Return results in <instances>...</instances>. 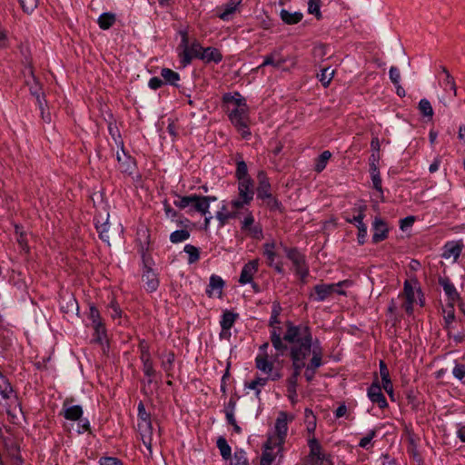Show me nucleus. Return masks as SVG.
<instances>
[{"label": "nucleus", "mask_w": 465, "mask_h": 465, "mask_svg": "<svg viewBox=\"0 0 465 465\" xmlns=\"http://www.w3.org/2000/svg\"><path fill=\"white\" fill-rule=\"evenodd\" d=\"M283 340L289 343L294 371L291 378L298 379L304 360L311 354L312 334L306 326H289Z\"/></svg>", "instance_id": "f257e3e1"}, {"label": "nucleus", "mask_w": 465, "mask_h": 465, "mask_svg": "<svg viewBox=\"0 0 465 465\" xmlns=\"http://www.w3.org/2000/svg\"><path fill=\"white\" fill-rule=\"evenodd\" d=\"M96 228L99 232L100 238L108 243V245L116 244L120 242L123 226L120 223L109 220V215H98L96 218Z\"/></svg>", "instance_id": "f03ea898"}, {"label": "nucleus", "mask_w": 465, "mask_h": 465, "mask_svg": "<svg viewBox=\"0 0 465 465\" xmlns=\"http://www.w3.org/2000/svg\"><path fill=\"white\" fill-rule=\"evenodd\" d=\"M351 282L348 280L339 282L332 284H317L314 286V292L310 294V297L317 302L324 301L333 293L345 295V292L341 290L343 287L351 286Z\"/></svg>", "instance_id": "7ed1b4c3"}, {"label": "nucleus", "mask_w": 465, "mask_h": 465, "mask_svg": "<svg viewBox=\"0 0 465 465\" xmlns=\"http://www.w3.org/2000/svg\"><path fill=\"white\" fill-rule=\"evenodd\" d=\"M180 48L183 49L180 54L181 62L183 65L191 63L193 58H200L201 53L203 52V47L198 43L193 42L191 45L188 43V36L186 33L183 34L182 42L180 44Z\"/></svg>", "instance_id": "20e7f679"}, {"label": "nucleus", "mask_w": 465, "mask_h": 465, "mask_svg": "<svg viewBox=\"0 0 465 465\" xmlns=\"http://www.w3.org/2000/svg\"><path fill=\"white\" fill-rule=\"evenodd\" d=\"M230 120L239 130L242 136L246 138L250 132L248 130V108L247 105L238 108H232L230 112Z\"/></svg>", "instance_id": "39448f33"}, {"label": "nucleus", "mask_w": 465, "mask_h": 465, "mask_svg": "<svg viewBox=\"0 0 465 465\" xmlns=\"http://www.w3.org/2000/svg\"><path fill=\"white\" fill-rule=\"evenodd\" d=\"M141 360L143 361V373L148 378V383L151 384L154 381L156 371L153 368L148 348L143 344L141 345Z\"/></svg>", "instance_id": "423d86ee"}, {"label": "nucleus", "mask_w": 465, "mask_h": 465, "mask_svg": "<svg viewBox=\"0 0 465 465\" xmlns=\"http://www.w3.org/2000/svg\"><path fill=\"white\" fill-rule=\"evenodd\" d=\"M287 256L292 262L296 273L303 281L308 275V268L304 264L303 256L296 250L289 251Z\"/></svg>", "instance_id": "0eeeda50"}, {"label": "nucleus", "mask_w": 465, "mask_h": 465, "mask_svg": "<svg viewBox=\"0 0 465 465\" xmlns=\"http://www.w3.org/2000/svg\"><path fill=\"white\" fill-rule=\"evenodd\" d=\"M310 454L308 457L309 465H321L324 460V455L322 453V447L316 439L309 440Z\"/></svg>", "instance_id": "6e6552de"}, {"label": "nucleus", "mask_w": 465, "mask_h": 465, "mask_svg": "<svg viewBox=\"0 0 465 465\" xmlns=\"http://www.w3.org/2000/svg\"><path fill=\"white\" fill-rule=\"evenodd\" d=\"M119 147L120 151H117L116 157L117 161L120 163V168L122 172L128 173L131 174L135 169V162L130 155H128L124 152V145Z\"/></svg>", "instance_id": "1a4fd4ad"}, {"label": "nucleus", "mask_w": 465, "mask_h": 465, "mask_svg": "<svg viewBox=\"0 0 465 465\" xmlns=\"http://www.w3.org/2000/svg\"><path fill=\"white\" fill-rule=\"evenodd\" d=\"M403 297L405 299L402 307L407 313L411 314L413 310V303L416 301L415 298V287L409 281L404 282Z\"/></svg>", "instance_id": "9d476101"}, {"label": "nucleus", "mask_w": 465, "mask_h": 465, "mask_svg": "<svg viewBox=\"0 0 465 465\" xmlns=\"http://www.w3.org/2000/svg\"><path fill=\"white\" fill-rule=\"evenodd\" d=\"M258 260H252L243 266L239 279V282L242 284H246L252 282L253 275L258 271Z\"/></svg>", "instance_id": "9b49d317"}, {"label": "nucleus", "mask_w": 465, "mask_h": 465, "mask_svg": "<svg viewBox=\"0 0 465 465\" xmlns=\"http://www.w3.org/2000/svg\"><path fill=\"white\" fill-rule=\"evenodd\" d=\"M259 185L257 188L258 197L271 199V184L264 172L261 171L257 175Z\"/></svg>", "instance_id": "f8f14e48"}, {"label": "nucleus", "mask_w": 465, "mask_h": 465, "mask_svg": "<svg viewBox=\"0 0 465 465\" xmlns=\"http://www.w3.org/2000/svg\"><path fill=\"white\" fill-rule=\"evenodd\" d=\"M239 195L245 203H249L253 198L252 183L251 179L239 181Z\"/></svg>", "instance_id": "ddd939ff"}, {"label": "nucleus", "mask_w": 465, "mask_h": 465, "mask_svg": "<svg viewBox=\"0 0 465 465\" xmlns=\"http://www.w3.org/2000/svg\"><path fill=\"white\" fill-rule=\"evenodd\" d=\"M368 396L372 402L377 403L381 408L387 406L386 399L381 393V388L377 382H374L369 388Z\"/></svg>", "instance_id": "4468645a"}, {"label": "nucleus", "mask_w": 465, "mask_h": 465, "mask_svg": "<svg viewBox=\"0 0 465 465\" xmlns=\"http://www.w3.org/2000/svg\"><path fill=\"white\" fill-rule=\"evenodd\" d=\"M224 285V282L223 279L217 275H212L210 278V282L208 289L206 291L209 297L217 296L221 297L223 293V288Z\"/></svg>", "instance_id": "2eb2a0df"}, {"label": "nucleus", "mask_w": 465, "mask_h": 465, "mask_svg": "<svg viewBox=\"0 0 465 465\" xmlns=\"http://www.w3.org/2000/svg\"><path fill=\"white\" fill-rule=\"evenodd\" d=\"M374 233L372 235L373 242H379L387 237L388 227L386 223L380 218H375L373 222Z\"/></svg>", "instance_id": "dca6fc26"}, {"label": "nucleus", "mask_w": 465, "mask_h": 465, "mask_svg": "<svg viewBox=\"0 0 465 465\" xmlns=\"http://www.w3.org/2000/svg\"><path fill=\"white\" fill-rule=\"evenodd\" d=\"M285 58L281 54V53L275 50L264 57V60L259 68L266 65H272L275 68H279L285 63Z\"/></svg>", "instance_id": "f3484780"}, {"label": "nucleus", "mask_w": 465, "mask_h": 465, "mask_svg": "<svg viewBox=\"0 0 465 465\" xmlns=\"http://www.w3.org/2000/svg\"><path fill=\"white\" fill-rule=\"evenodd\" d=\"M139 417L141 419V423L138 424L140 430L143 432V438L145 437L143 432H151L152 424L149 420V414L145 411L144 406L143 403H140L138 406Z\"/></svg>", "instance_id": "a211bd4d"}, {"label": "nucleus", "mask_w": 465, "mask_h": 465, "mask_svg": "<svg viewBox=\"0 0 465 465\" xmlns=\"http://www.w3.org/2000/svg\"><path fill=\"white\" fill-rule=\"evenodd\" d=\"M216 197H211V196H198L196 195V200L193 201V207L194 209L201 213L203 215H206L208 213V208L210 206L211 201H215Z\"/></svg>", "instance_id": "6ab92c4d"}, {"label": "nucleus", "mask_w": 465, "mask_h": 465, "mask_svg": "<svg viewBox=\"0 0 465 465\" xmlns=\"http://www.w3.org/2000/svg\"><path fill=\"white\" fill-rule=\"evenodd\" d=\"M461 252V245L458 242H449L444 247V252L442 256L445 259L452 258L453 262H456Z\"/></svg>", "instance_id": "aec40b11"}, {"label": "nucleus", "mask_w": 465, "mask_h": 465, "mask_svg": "<svg viewBox=\"0 0 465 465\" xmlns=\"http://www.w3.org/2000/svg\"><path fill=\"white\" fill-rule=\"evenodd\" d=\"M280 17L286 25H295L302 21L303 14L301 12L291 13L288 10L282 9L280 12Z\"/></svg>", "instance_id": "412c9836"}, {"label": "nucleus", "mask_w": 465, "mask_h": 465, "mask_svg": "<svg viewBox=\"0 0 465 465\" xmlns=\"http://www.w3.org/2000/svg\"><path fill=\"white\" fill-rule=\"evenodd\" d=\"M143 282L149 292L155 291L159 285V281L151 269L146 270L143 274Z\"/></svg>", "instance_id": "4be33fe9"}, {"label": "nucleus", "mask_w": 465, "mask_h": 465, "mask_svg": "<svg viewBox=\"0 0 465 465\" xmlns=\"http://www.w3.org/2000/svg\"><path fill=\"white\" fill-rule=\"evenodd\" d=\"M200 59H202L207 63H209V62L218 63L222 60V54L216 48L207 47V48L203 49V52L201 53Z\"/></svg>", "instance_id": "5701e85b"}, {"label": "nucleus", "mask_w": 465, "mask_h": 465, "mask_svg": "<svg viewBox=\"0 0 465 465\" xmlns=\"http://www.w3.org/2000/svg\"><path fill=\"white\" fill-rule=\"evenodd\" d=\"M440 284L442 286L445 293L448 295L451 302H455L459 299V293L457 292L453 284L447 278H440Z\"/></svg>", "instance_id": "b1692460"}, {"label": "nucleus", "mask_w": 465, "mask_h": 465, "mask_svg": "<svg viewBox=\"0 0 465 465\" xmlns=\"http://www.w3.org/2000/svg\"><path fill=\"white\" fill-rule=\"evenodd\" d=\"M83 414V410L79 405H74L66 407V404L64 405V418L71 420H77L81 418Z\"/></svg>", "instance_id": "393cba45"}, {"label": "nucleus", "mask_w": 465, "mask_h": 465, "mask_svg": "<svg viewBox=\"0 0 465 465\" xmlns=\"http://www.w3.org/2000/svg\"><path fill=\"white\" fill-rule=\"evenodd\" d=\"M287 430L288 427L286 415L284 413H281L275 422V435L284 440L287 434Z\"/></svg>", "instance_id": "a878e982"}, {"label": "nucleus", "mask_w": 465, "mask_h": 465, "mask_svg": "<svg viewBox=\"0 0 465 465\" xmlns=\"http://www.w3.org/2000/svg\"><path fill=\"white\" fill-rule=\"evenodd\" d=\"M240 4V1L231 0L224 6H223V11L218 15V16L223 20H230L231 15L236 11L237 5Z\"/></svg>", "instance_id": "bb28decb"}, {"label": "nucleus", "mask_w": 465, "mask_h": 465, "mask_svg": "<svg viewBox=\"0 0 465 465\" xmlns=\"http://www.w3.org/2000/svg\"><path fill=\"white\" fill-rule=\"evenodd\" d=\"M267 358V352L260 353L256 358V367L266 373L271 372L272 370V363Z\"/></svg>", "instance_id": "cd10ccee"}, {"label": "nucleus", "mask_w": 465, "mask_h": 465, "mask_svg": "<svg viewBox=\"0 0 465 465\" xmlns=\"http://www.w3.org/2000/svg\"><path fill=\"white\" fill-rule=\"evenodd\" d=\"M223 101L228 104V105L232 104L233 108L246 105L245 99L238 93L234 94H226L223 96Z\"/></svg>", "instance_id": "c85d7f7f"}, {"label": "nucleus", "mask_w": 465, "mask_h": 465, "mask_svg": "<svg viewBox=\"0 0 465 465\" xmlns=\"http://www.w3.org/2000/svg\"><path fill=\"white\" fill-rule=\"evenodd\" d=\"M2 383H0V394L3 396L4 399H14L15 401H17V398L15 394L14 393L13 388L11 387L10 383L5 379L1 378Z\"/></svg>", "instance_id": "c756f323"}, {"label": "nucleus", "mask_w": 465, "mask_h": 465, "mask_svg": "<svg viewBox=\"0 0 465 465\" xmlns=\"http://www.w3.org/2000/svg\"><path fill=\"white\" fill-rule=\"evenodd\" d=\"M335 74V70L331 67H325L322 70L321 74H318L319 81L324 87H327L331 82Z\"/></svg>", "instance_id": "7c9ffc66"}, {"label": "nucleus", "mask_w": 465, "mask_h": 465, "mask_svg": "<svg viewBox=\"0 0 465 465\" xmlns=\"http://www.w3.org/2000/svg\"><path fill=\"white\" fill-rule=\"evenodd\" d=\"M161 76L163 78L165 83L173 85H176V83L180 79L179 74L169 68H163L161 72Z\"/></svg>", "instance_id": "2f4dec72"}, {"label": "nucleus", "mask_w": 465, "mask_h": 465, "mask_svg": "<svg viewBox=\"0 0 465 465\" xmlns=\"http://www.w3.org/2000/svg\"><path fill=\"white\" fill-rule=\"evenodd\" d=\"M161 358L163 370L166 372L167 376H171V371L173 369L174 354L168 352Z\"/></svg>", "instance_id": "473e14b6"}, {"label": "nucleus", "mask_w": 465, "mask_h": 465, "mask_svg": "<svg viewBox=\"0 0 465 465\" xmlns=\"http://www.w3.org/2000/svg\"><path fill=\"white\" fill-rule=\"evenodd\" d=\"M311 352L312 353V358L311 362L308 365V367H312V369L315 371L322 364V351H321V349H319L315 346H313V348H312V345Z\"/></svg>", "instance_id": "72a5a7b5"}, {"label": "nucleus", "mask_w": 465, "mask_h": 465, "mask_svg": "<svg viewBox=\"0 0 465 465\" xmlns=\"http://www.w3.org/2000/svg\"><path fill=\"white\" fill-rule=\"evenodd\" d=\"M115 22V16L113 14L104 13L102 15H100L98 19L99 26L104 29H109L114 23Z\"/></svg>", "instance_id": "f704fd0d"}, {"label": "nucleus", "mask_w": 465, "mask_h": 465, "mask_svg": "<svg viewBox=\"0 0 465 465\" xmlns=\"http://www.w3.org/2000/svg\"><path fill=\"white\" fill-rule=\"evenodd\" d=\"M217 447L220 450L221 455L224 460H228L231 458V447L228 445L226 440L223 437L218 438Z\"/></svg>", "instance_id": "c9c22d12"}, {"label": "nucleus", "mask_w": 465, "mask_h": 465, "mask_svg": "<svg viewBox=\"0 0 465 465\" xmlns=\"http://www.w3.org/2000/svg\"><path fill=\"white\" fill-rule=\"evenodd\" d=\"M271 341L272 346L282 353L288 349V346L283 343L281 335L275 330L272 332Z\"/></svg>", "instance_id": "e433bc0d"}, {"label": "nucleus", "mask_w": 465, "mask_h": 465, "mask_svg": "<svg viewBox=\"0 0 465 465\" xmlns=\"http://www.w3.org/2000/svg\"><path fill=\"white\" fill-rule=\"evenodd\" d=\"M284 442L282 438L273 434L269 436L266 442L264 443V449L273 450L276 447H281Z\"/></svg>", "instance_id": "4c0bfd02"}, {"label": "nucleus", "mask_w": 465, "mask_h": 465, "mask_svg": "<svg viewBox=\"0 0 465 465\" xmlns=\"http://www.w3.org/2000/svg\"><path fill=\"white\" fill-rule=\"evenodd\" d=\"M235 318L236 316L232 312H226L223 313V320L221 322V326L223 331L231 329L235 322Z\"/></svg>", "instance_id": "58836bf2"}, {"label": "nucleus", "mask_w": 465, "mask_h": 465, "mask_svg": "<svg viewBox=\"0 0 465 465\" xmlns=\"http://www.w3.org/2000/svg\"><path fill=\"white\" fill-rule=\"evenodd\" d=\"M331 153L329 151H324L321 153V155L318 157L316 165H315V171L318 173H321L326 166L327 162L331 158Z\"/></svg>", "instance_id": "ea45409f"}, {"label": "nucleus", "mask_w": 465, "mask_h": 465, "mask_svg": "<svg viewBox=\"0 0 465 465\" xmlns=\"http://www.w3.org/2000/svg\"><path fill=\"white\" fill-rule=\"evenodd\" d=\"M419 110L427 117L431 118L433 115V109L429 100L421 99L419 103Z\"/></svg>", "instance_id": "a19ab883"}, {"label": "nucleus", "mask_w": 465, "mask_h": 465, "mask_svg": "<svg viewBox=\"0 0 465 465\" xmlns=\"http://www.w3.org/2000/svg\"><path fill=\"white\" fill-rule=\"evenodd\" d=\"M190 236V233L188 231L186 230H178V231H175L173 232L171 236H170V240L173 243H178V242H183L185 240H187Z\"/></svg>", "instance_id": "79ce46f5"}, {"label": "nucleus", "mask_w": 465, "mask_h": 465, "mask_svg": "<svg viewBox=\"0 0 465 465\" xmlns=\"http://www.w3.org/2000/svg\"><path fill=\"white\" fill-rule=\"evenodd\" d=\"M196 200V195L183 196L178 197L177 200L174 201V205L177 207L183 209L189 205L193 204V201Z\"/></svg>", "instance_id": "37998d69"}, {"label": "nucleus", "mask_w": 465, "mask_h": 465, "mask_svg": "<svg viewBox=\"0 0 465 465\" xmlns=\"http://www.w3.org/2000/svg\"><path fill=\"white\" fill-rule=\"evenodd\" d=\"M267 382L266 378H257L251 381L247 387L251 390H254L256 392V396L259 397L261 392V388H262Z\"/></svg>", "instance_id": "c03bdc74"}, {"label": "nucleus", "mask_w": 465, "mask_h": 465, "mask_svg": "<svg viewBox=\"0 0 465 465\" xmlns=\"http://www.w3.org/2000/svg\"><path fill=\"white\" fill-rule=\"evenodd\" d=\"M321 0H309L308 1V12L309 14L314 15L318 19L321 18Z\"/></svg>", "instance_id": "a18cd8bd"}, {"label": "nucleus", "mask_w": 465, "mask_h": 465, "mask_svg": "<svg viewBox=\"0 0 465 465\" xmlns=\"http://www.w3.org/2000/svg\"><path fill=\"white\" fill-rule=\"evenodd\" d=\"M30 91H31V94L33 95H35L37 99V102H38V104H39V107H40V110H41V114H42V117L45 121L46 122H50L51 119H50V116L47 115L46 117L45 116V114H44V107H43V103H42V100L40 99V87L35 84V86H32L30 88Z\"/></svg>", "instance_id": "49530a36"}, {"label": "nucleus", "mask_w": 465, "mask_h": 465, "mask_svg": "<svg viewBox=\"0 0 465 465\" xmlns=\"http://www.w3.org/2000/svg\"><path fill=\"white\" fill-rule=\"evenodd\" d=\"M184 252L189 255V263H193L199 259V250L193 245H185Z\"/></svg>", "instance_id": "de8ad7c7"}, {"label": "nucleus", "mask_w": 465, "mask_h": 465, "mask_svg": "<svg viewBox=\"0 0 465 465\" xmlns=\"http://www.w3.org/2000/svg\"><path fill=\"white\" fill-rule=\"evenodd\" d=\"M233 215V213L227 212L225 205H223L222 209L217 212L216 218L219 220L221 225H224Z\"/></svg>", "instance_id": "09e8293b"}, {"label": "nucleus", "mask_w": 465, "mask_h": 465, "mask_svg": "<svg viewBox=\"0 0 465 465\" xmlns=\"http://www.w3.org/2000/svg\"><path fill=\"white\" fill-rule=\"evenodd\" d=\"M247 173H248V171H247V165H246L245 162L239 161L237 163V170H236V176L239 179V181L243 180V179H250L248 177Z\"/></svg>", "instance_id": "8fccbe9b"}, {"label": "nucleus", "mask_w": 465, "mask_h": 465, "mask_svg": "<svg viewBox=\"0 0 465 465\" xmlns=\"http://www.w3.org/2000/svg\"><path fill=\"white\" fill-rule=\"evenodd\" d=\"M263 254L266 256L269 264L272 265L275 258L274 243H265L263 246Z\"/></svg>", "instance_id": "3c124183"}, {"label": "nucleus", "mask_w": 465, "mask_h": 465, "mask_svg": "<svg viewBox=\"0 0 465 465\" xmlns=\"http://www.w3.org/2000/svg\"><path fill=\"white\" fill-rule=\"evenodd\" d=\"M444 322L447 327H449L454 321L455 315H454V309L453 304L450 303L447 305V307L444 309Z\"/></svg>", "instance_id": "603ef678"}, {"label": "nucleus", "mask_w": 465, "mask_h": 465, "mask_svg": "<svg viewBox=\"0 0 465 465\" xmlns=\"http://www.w3.org/2000/svg\"><path fill=\"white\" fill-rule=\"evenodd\" d=\"M232 465H249L246 453L243 450L236 451Z\"/></svg>", "instance_id": "864d4df0"}, {"label": "nucleus", "mask_w": 465, "mask_h": 465, "mask_svg": "<svg viewBox=\"0 0 465 465\" xmlns=\"http://www.w3.org/2000/svg\"><path fill=\"white\" fill-rule=\"evenodd\" d=\"M23 10L32 13L38 5V0H19Z\"/></svg>", "instance_id": "5fc2aeb1"}, {"label": "nucleus", "mask_w": 465, "mask_h": 465, "mask_svg": "<svg viewBox=\"0 0 465 465\" xmlns=\"http://www.w3.org/2000/svg\"><path fill=\"white\" fill-rule=\"evenodd\" d=\"M275 458V454L272 450L264 449L262 456L261 458V465H271Z\"/></svg>", "instance_id": "6e6d98bb"}, {"label": "nucleus", "mask_w": 465, "mask_h": 465, "mask_svg": "<svg viewBox=\"0 0 465 465\" xmlns=\"http://www.w3.org/2000/svg\"><path fill=\"white\" fill-rule=\"evenodd\" d=\"M108 130H109V133H110L111 136L114 140L115 143L118 146L124 145L123 141L117 139V138H120L118 128L115 125H113V124H109Z\"/></svg>", "instance_id": "4d7b16f0"}, {"label": "nucleus", "mask_w": 465, "mask_h": 465, "mask_svg": "<svg viewBox=\"0 0 465 465\" xmlns=\"http://www.w3.org/2000/svg\"><path fill=\"white\" fill-rule=\"evenodd\" d=\"M371 180H372L374 188L377 191H379L380 193H381L382 189H381V179L380 176V172L379 171L371 172Z\"/></svg>", "instance_id": "13d9d810"}, {"label": "nucleus", "mask_w": 465, "mask_h": 465, "mask_svg": "<svg viewBox=\"0 0 465 465\" xmlns=\"http://www.w3.org/2000/svg\"><path fill=\"white\" fill-rule=\"evenodd\" d=\"M390 79L394 84V85H398L400 84L401 73L397 67L391 66L390 69Z\"/></svg>", "instance_id": "bf43d9fd"}, {"label": "nucleus", "mask_w": 465, "mask_h": 465, "mask_svg": "<svg viewBox=\"0 0 465 465\" xmlns=\"http://www.w3.org/2000/svg\"><path fill=\"white\" fill-rule=\"evenodd\" d=\"M359 233H358V242L360 244L364 243L365 237L367 235V227L364 223L357 224Z\"/></svg>", "instance_id": "052dcab7"}, {"label": "nucleus", "mask_w": 465, "mask_h": 465, "mask_svg": "<svg viewBox=\"0 0 465 465\" xmlns=\"http://www.w3.org/2000/svg\"><path fill=\"white\" fill-rule=\"evenodd\" d=\"M369 161H370V171L371 172L379 171V168H378L379 154L372 153L370 156Z\"/></svg>", "instance_id": "680f3d73"}, {"label": "nucleus", "mask_w": 465, "mask_h": 465, "mask_svg": "<svg viewBox=\"0 0 465 465\" xmlns=\"http://www.w3.org/2000/svg\"><path fill=\"white\" fill-rule=\"evenodd\" d=\"M226 418H227L228 422L233 426L235 432L240 433L241 428L237 425L236 420L234 419V414L232 413V411H226Z\"/></svg>", "instance_id": "e2e57ef3"}, {"label": "nucleus", "mask_w": 465, "mask_h": 465, "mask_svg": "<svg viewBox=\"0 0 465 465\" xmlns=\"http://www.w3.org/2000/svg\"><path fill=\"white\" fill-rule=\"evenodd\" d=\"M100 465H123L122 462L113 457H105L100 460Z\"/></svg>", "instance_id": "0e129e2a"}, {"label": "nucleus", "mask_w": 465, "mask_h": 465, "mask_svg": "<svg viewBox=\"0 0 465 465\" xmlns=\"http://www.w3.org/2000/svg\"><path fill=\"white\" fill-rule=\"evenodd\" d=\"M453 375L459 380L463 379L465 377V365H456L453 369Z\"/></svg>", "instance_id": "69168bd1"}, {"label": "nucleus", "mask_w": 465, "mask_h": 465, "mask_svg": "<svg viewBox=\"0 0 465 465\" xmlns=\"http://www.w3.org/2000/svg\"><path fill=\"white\" fill-rule=\"evenodd\" d=\"M444 83L446 85L450 86V88L453 91L454 95H456L457 88H456L454 78L450 75V74H447V77H445Z\"/></svg>", "instance_id": "338daca9"}, {"label": "nucleus", "mask_w": 465, "mask_h": 465, "mask_svg": "<svg viewBox=\"0 0 465 465\" xmlns=\"http://www.w3.org/2000/svg\"><path fill=\"white\" fill-rule=\"evenodd\" d=\"M94 328L95 330V332L97 334V340L99 341H102V336L105 333V329L102 322H97L96 324H94Z\"/></svg>", "instance_id": "774afa93"}]
</instances>
